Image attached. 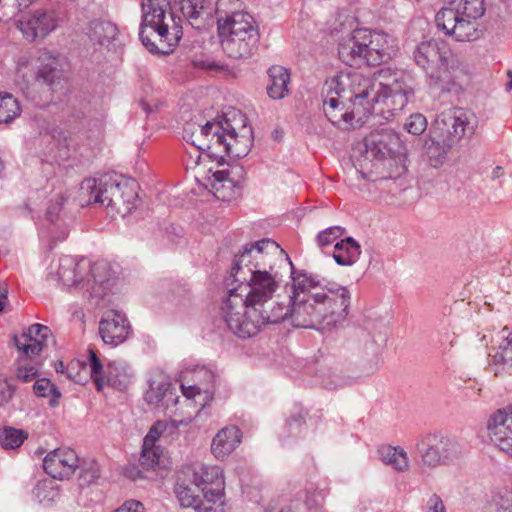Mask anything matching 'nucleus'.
Segmentation results:
<instances>
[{"label": "nucleus", "instance_id": "34", "mask_svg": "<svg viewBox=\"0 0 512 512\" xmlns=\"http://www.w3.org/2000/svg\"><path fill=\"white\" fill-rule=\"evenodd\" d=\"M455 144L452 139L444 134V136H430L425 141L424 148L428 161L431 166L439 167L446 161L449 150Z\"/></svg>", "mask_w": 512, "mask_h": 512}, {"label": "nucleus", "instance_id": "46", "mask_svg": "<svg viewBox=\"0 0 512 512\" xmlns=\"http://www.w3.org/2000/svg\"><path fill=\"white\" fill-rule=\"evenodd\" d=\"M38 374V368L33 360L29 358L20 356L18 360V369L16 372V377L22 382H30L32 381Z\"/></svg>", "mask_w": 512, "mask_h": 512}, {"label": "nucleus", "instance_id": "12", "mask_svg": "<svg viewBox=\"0 0 512 512\" xmlns=\"http://www.w3.org/2000/svg\"><path fill=\"white\" fill-rule=\"evenodd\" d=\"M238 285L231 290L241 294L249 304L263 310H270L278 303L272 301L280 287L281 275L279 272H263L258 274L231 275Z\"/></svg>", "mask_w": 512, "mask_h": 512}, {"label": "nucleus", "instance_id": "17", "mask_svg": "<svg viewBox=\"0 0 512 512\" xmlns=\"http://www.w3.org/2000/svg\"><path fill=\"white\" fill-rule=\"evenodd\" d=\"M477 124V117L473 112L464 108H453L437 116L430 132L439 137L446 134L456 143L463 137H471Z\"/></svg>", "mask_w": 512, "mask_h": 512}, {"label": "nucleus", "instance_id": "57", "mask_svg": "<svg viewBox=\"0 0 512 512\" xmlns=\"http://www.w3.org/2000/svg\"><path fill=\"white\" fill-rule=\"evenodd\" d=\"M140 105L147 115L152 113L154 109L157 108L156 105H152L150 102L146 100H142Z\"/></svg>", "mask_w": 512, "mask_h": 512}, {"label": "nucleus", "instance_id": "24", "mask_svg": "<svg viewBox=\"0 0 512 512\" xmlns=\"http://www.w3.org/2000/svg\"><path fill=\"white\" fill-rule=\"evenodd\" d=\"M488 430L495 446L512 458V404L499 409L490 417Z\"/></svg>", "mask_w": 512, "mask_h": 512}, {"label": "nucleus", "instance_id": "5", "mask_svg": "<svg viewBox=\"0 0 512 512\" xmlns=\"http://www.w3.org/2000/svg\"><path fill=\"white\" fill-rule=\"evenodd\" d=\"M443 7L435 16L438 29L456 41H473L482 34L479 18L484 15L483 0H444Z\"/></svg>", "mask_w": 512, "mask_h": 512}, {"label": "nucleus", "instance_id": "36", "mask_svg": "<svg viewBox=\"0 0 512 512\" xmlns=\"http://www.w3.org/2000/svg\"><path fill=\"white\" fill-rule=\"evenodd\" d=\"M88 36L94 45L110 49L117 40L118 28L110 21H93L90 24Z\"/></svg>", "mask_w": 512, "mask_h": 512}, {"label": "nucleus", "instance_id": "52", "mask_svg": "<svg viewBox=\"0 0 512 512\" xmlns=\"http://www.w3.org/2000/svg\"><path fill=\"white\" fill-rule=\"evenodd\" d=\"M358 31V37H360V41H362L363 46L361 47V50H363V57H364V65L366 66H372L370 63V47L371 44L369 42V35L370 30L366 28L357 29Z\"/></svg>", "mask_w": 512, "mask_h": 512}, {"label": "nucleus", "instance_id": "19", "mask_svg": "<svg viewBox=\"0 0 512 512\" xmlns=\"http://www.w3.org/2000/svg\"><path fill=\"white\" fill-rule=\"evenodd\" d=\"M449 50L446 45L436 40L418 44L413 52L415 63L421 67L432 80L448 81L446 75Z\"/></svg>", "mask_w": 512, "mask_h": 512}, {"label": "nucleus", "instance_id": "47", "mask_svg": "<svg viewBox=\"0 0 512 512\" xmlns=\"http://www.w3.org/2000/svg\"><path fill=\"white\" fill-rule=\"evenodd\" d=\"M345 234V228L341 226H332L320 231L316 237V243L320 248L333 244L337 239Z\"/></svg>", "mask_w": 512, "mask_h": 512}, {"label": "nucleus", "instance_id": "42", "mask_svg": "<svg viewBox=\"0 0 512 512\" xmlns=\"http://www.w3.org/2000/svg\"><path fill=\"white\" fill-rule=\"evenodd\" d=\"M446 71L448 81L434 80L435 83L438 84L441 89L447 91H453L456 90V87H461L465 80L464 78H466L467 75L460 65L452 64L449 66V63L447 62Z\"/></svg>", "mask_w": 512, "mask_h": 512}, {"label": "nucleus", "instance_id": "41", "mask_svg": "<svg viewBox=\"0 0 512 512\" xmlns=\"http://www.w3.org/2000/svg\"><path fill=\"white\" fill-rule=\"evenodd\" d=\"M18 100L9 93H0V124L9 123L20 115Z\"/></svg>", "mask_w": 512, "mask_h": 512}, {"label": "nucleus", "instance_id": "25", "mask_svg": "<svg viewBox=\"0 0 512 512\" xmlns=\"http://www.w3.org/2000/svg\"><path fill=\"white\" fill-rule=\"evenodd\" d=\"M79 467V457L68 447H61L50 451L43 460L45 472L54 479H67Z\"/></svg>", "mask_w": 512, "mask_h": 512}, {"label": "nucleus", "instance_id": "11", "mask_svg": "<svg viewBox=\"0 0 512 512\" xmlns=\"http://www.w3.org/2000/svg\"><path fill=\"white\" fill-rule=\"evenodd\" d=\"M108 264L106 262H96L93 265L86 259L77 260L68 255H63L50 265L48 279L61 282L64 286L84 287L85 282L89 284L91 280L94 283L103 284L107 279L101 275L106 271Z\"/></svg>", "mask_w": 512, "mask_h": 512}, {"label": "nucleus", "instance_id": "22", "mask_svg": "<svg viewBox=\"0 0 512 512\" xmlns=\"http://www.w3.org/2000/svg\"><path fill=\"white\" fill-rule=\"evenodd\" d=\"M245 175L242 165L228 164L226 168L212 172L208 178V185L217 199L231 201L240 195V185Z\"/></svg>", "mask_w": 512, "mask_h": 512}, {"label": "nucleus", "instance_id": "26", "mask_svg": "<svg viewBox=\"0 0 512 512\" xmlns=\"http://www.w3.org/2000/svg\"><path fill=\"white\" fill-rule=\"evenodd\" d=\"M51 337V330L42 324L31 325L26 332L15 336L14 341L22 357L34 360L40 355Z\"/></svg>", "mask_w": 512, "mask_h": 512}, {"label": "nucleus", "instance_id": "49", "mask_svg": "<svg viewBox=\"0 0 512 512\" xmlns=\"http://www.w3.org/2000/svg\"><path fill=\"white\" fill-rule=\"evenodd\" d=\"M66 201L67 198L63 194H58L50 200L46 213L48 221L55 223L60 219V213Z\"/></svg>", "mask_w": 512, "mask_h": 512}, {"label": "nucleus", "instance_id": "15", "mask_svg": "<svg viewBox=\"0 0 512 512\" xmlns=\"http://www.w3.org/2000/svg\"><path fill=\"white\" fill-rule=\"evenodd\" d=\"M87 366L98 391H102L105 387L124 391L132 384L133 374L127 364L120 361H112L104 368L100 358L93 349L88 351Z\"/></svg>", "mask_w": 512, "mask_h": 512}, {"label": "nucleus", "instance_id": "18", "mask_svg": "<svg viewBox=\"0 0 512 512\" xmlns=\"http://www.w3.org/2000/svg\"><path fill=\"white\" fill-rule=\"evenodd\" d=\"M326 80L323 87V110L327 119L340 129H350L366 121L347 99H343L336 89H331Z\"/></svg>", "mask_w": 512, "mask_h": 512}, {"label": "nucleus", "instance_id": "16", "mask_svg": "<svg viewBox=\"0 0 512 512\" xmlns=\"http://www.w3.org/2000/svg\"><path fill=\"white\" fill-rule=\"evenodd\" d=\"M191 482L200 488L207 503L212 506L204 512H227L224 499V478L218 466L201 465L191 471Z\"/></svg>", "mask_w": 512, "mask_h": 512}, {"label": "nucleus", "instance_id": "55", "mask_svg": "<svg viewBox=\"0 0 512 512\" xmlns=\"http://www.w3.org/2000/svg\"><path fill=\"white\" fill-rule=\"evenodd\" d=\"M426 512H446L445 505L437 494H433L427 501Z\"/></svg>", "mask_w": 512, "mask_h": 512}, {"label": "nucleus", "instance_id": "2", "mask_svg": "<svg viewBox=\"0 0 512 512\" xmlns=\"http://www.w3.org/2000/svg\"><path fill=\"white\" fill-rule=\"evenodd\" d=\"M183 138L197 148L195 165L201 158L200 151L213 156L245 157L253 144V130L247 117L239 110L225 114L222 121H208L204 125L188 123Z\"/></svg>", "mask_w": 512, "mask_h": 512}, {"label": "nucleus", "instance_id": "30", "mask_svg": "<svg viewBox=\"0 0 512 512\" xmlns=\"http://www.w3.org/2000/svg\"><path fill=\"white\" fill-rule=\"evenodd\" d=\"M369 42L371 65H379L391 59L397 52L396 39L385 32L370 30Z\"/></svg>", "mask_w": 512, "mask_h": 512}, {"label": "nucleus", "instance_id": "29", "mask_svg": "<svg viewBox=\"0 0 512 512\" xmlns=\"http://www.w3.org/2000/svg\"><path fill=\"white\" fill-rule=\"evenodd\" d=\"M181 11L192 27L202 29L213 20L216 6L212 0H182Z\"/></svg>", "mask_w": 512, "mask_h": 512}, {"label": "nucleus", "instance_id": "59", "mask_svg": "<svg viewBox=\"0 0 512 512\" xmlns=\"http://www.w3.org/2000/svg\"><path fill=\"white\" fill-rule=\"evenodd\" d=\"M92 471H93V472H92V476H91V478H92V479H96V478H98V477H99V469H98V467H97V464H96V463H93V464H92Z\"/></svg>", "mask_w": 512, "mask_h": 512}, {"label": "nucleus", "instance_id": "1", "mask_svg": "<svg viewBox=\"0 0 512 512\" xmlns=\"http://www.w3.org/2000/svg\"><path fill=\"white\" fill-rule=\"evenodd\" d=\"M291 274L290 305L283 306L294 327L330 331L346 320L351 300L346 286L331 283L320 287L317 275L294 270Z\"/></svg>", "mask_w": 512, "mask_h": 512}, {"label": "nucleus", "instance_id": "62", "mask_svg": "<svg viewBox=\"0 0 512 512\" xmlns=\"http://www.w3.org/2000/svg\"><path fill=\"white\" fill-rule=\"evenodd\" d=\"M507 90L510 91L512 90V79L509 81V83L507 84Z\"/></svg>", "mask_w": 512, "mask_h": 512}, {"label": "nucleus", "instance_id": "27", "mask_svg": "<svg viewBox=\"0 0 512 512\" xmlns=\"http://www.w3.org/2000/svg\"><path fill=\"white\" fill-rule=\"evenodd\" d=\"M145 401L149 405L169 409L178 402L169 377L161 372L155 373L149 379V388L145 392Z\"/></svg>", "mask_w": 512, "mask_h": 512}, {"label": "nucleus", "instance_id": "8", "mask_svg": "<svg viewBox=\"0 0 512 512\" xmlns=\"http://www.w3.org/2000/svg\"><path fill=\"white\" fill-rule=\"evenodd\" d=\"M81 189L88 195L89 203H99L112 214L124 217L136 207L138 195L134 180L113 177L87 179Z\"/></svg>", "mask_w": 512, "mask_h": 512}, {"label": "nucleus", "instance_id": "3", "mask_svg": "<svg viewBox=\"0 0 512 512\" xmlns=\"http://www.w3.org/2000/svg\"><path fill=\"white\" fill-rule=\"evenodd\" d=\"M139 38L155 54H169L183 36V19L171 12V0H141Z\"/></svg>", "mask_w": 512, "mask_h": 512}, {"label": "nucleus", "instance_id": "38", "mask_svg": "<svg viewBox=\"0 0 512 512\" xmlns=\"http://www.w3.org/2000/svg\"><path fill=\"white\" fill-rule=\"evenodd\" d=\"M361 254L360 245L352 237L340 240L334 246L333 258L338 265L351 266Z\"/></svg>", "mask_w": 512, "mask_h": 512}, {"label": "nucleus", "instance_id": "31", "mask_svg": "<svg viewBox=\"0 0 512 512\" xmlns=\"http://www.w3.org/2000/svg\"><path fill=\"white\" fill-rule=\"evenodd\" d=\"M197 488L191 482V477L188 479L178 477L174 493L179 504L185 508H193L197 512H204L211 508L212 504L207 503L206 500H202Z\"/></svg>", "mask_w": 512, "mask_h": 512}, {"label": "nucleus", "instance_id": "48", "mask_svg": "<svg viewBox=\"0 0 512 512\" xmlns=\"http://www.w3.org/2000/svg\"><path fill=\"white\" fill-rule=\"evenodd\" d=\"M404 127L413 135H421L427 128V119L420 113L412 114L406 120Z\"/></svg>", "mask_w": 512, "mask_h": 512}, {"label": "nucleus", "instance_id": "61", "mask_svg": "<svg viewBox=\"0 0 512 512\" xmlns=\"http://www.w3.org/2000/svg\"><path fill=\"white\" fill-rule=\"evenodd\" d=\"M496 512H512V510H510V509H508V508H503V507H501V508H498V509L496 510Z\"/></svg>", "mask_w": 512, "mask_h": 512}, {"label": "nucleus", "instance_id": "4", "mask_svg": "<svg viewBox=\"0 0 512 512\" xmlns=\"http://www.w3.org/2000/svg\"><path fill=\"white\" fill-rule=\"evenodd\" d=\"M220 315L228 329L241 339L258 334L267 324H276L287 318L283 304H277L270 310H263L229 289L222 300Z\"/></svg>", "mask_w": 512, "mask_h": 512}, {"label": "nucleus", "instance_id": "37", "mask_svg": "<svg viewBox=\"0 0 512 512\" xmlns=\"http://www.w3.org/2000/svg\"><path fill=\"white\" fill-rule=\"evenodd\" d=\"M268 75L270 78V84L267 87L268 95L275 100L284 98L289 93L290 74L288 70L282 66L274 65L269 68Z\"/></svg>", "mask_w": 512, "mask_h": 512}, {"label": "nucleus", "instance_id": "53", "mask_svg": "<svg viewBox=\"0 0 512 512\" xmlns=\"http://www.w3.org/2000/svg\"><path fill=\"white\" fill-rule=\"evenodd\" d=\"M14 395V388L7 379L0 377V407L8 404Z\"/></svg>", "mask_w": 512, "mask_h": 512}, {"label": "nucleus", "instance_id": "23", "mask_svg": "<svg viewBox=\"0 0 512 512\" xmlns=\"http://www.w3.org/2000/svg\"><path fill=\"white\" fill-rule=\"evenodd\" d=\"M367 157L384 159L402 154L404 147L400 136L390 128L372 131L364 139Z\"/></svg>", "mask_w": 512, "mask_h": 512}, {"label": "nucleus", "instance_id": "43", "mask_svg": "<svg viewBox=\"0 0 512 512\" xmlns=\"http://www.w3.org/2000/svg\"><path fill=\"white\" fill-rule=\"evenodd\" d=\"M192 423V418L187 417L180 420L172 419L170 421L162 420L163 439L167 442L176 440L182 431H187V427Z\"/></svg>", "mask_w": 512, "mask_h": 512}, {"label": "nucleus", "instance_id": "7", "mask_svg": "<svg viewBox=\"0 0 512 512\" xmlns=\"http://www.w3.org/2000/svg\"><path fill=\"white\" fill-rule=\"evenodd\" d=\"M218 33L223 51L232 59L250 57L259 41L258 26L248 12H234L218 19Z\"/></svg>", "mask_w": 512, "mask_h": 512}, {"label": "nucleus", "instance_id": "35", "mask_svg": "<svg viewBox=\"0 0 512 512\" xmlns=\"http://www.w3.org/2000/svg\"><path fill=\"white\" fill-rule=\"evenodd\" d=\"M490 356L489 369L495 376L510 374L512 370V333L500 343L494 354Z\"/></svg>", "mask_w": 512, "mask_h": 512}, {"label": "nucleus", "instance_id": "10", "mask_svg": "<svg viewBox=\"0 0 512 512\" xmlns=\"http://www.w3.org/2000/svg\"><path fill=\"white\" fill-rule=\"evenodd\" d=\"M329 87L336 89L343 99L368 120L369 117L377 118L376 102L373 100L377 94L376 83L370 78L358 72H340L327 79Z\"/></svg>", "mask_w": 512, "mask_h": 512}, {"label": "nucleus", "instance_id": "45", "mask_svg": "<svg viewBox=\"0 0 512 512\" xmlns=\"http://www.w3.org/2000/svg\"><path fill=\"white\" fill-rule=\"evenodd\" d=\"M33 390L38 397H48L51 395L52 399L50 404L52 406L57 404V401L61 396V393L58 391L56 386L47 378L38 379L34 383Z\"/></svg>", "mask_w": 512, "mask_h": 512}, {"label": "nucleus", "instance_id": "9", "mask_svg": "<svg viewBox=\"0 0 512 512\" xmlns=\"http://www.w3.org/2000/svg\"><path fill=\"white\" fill-rule=\"evenodd\" d=\"M285 263L293 266L288 255L275 241L261 239L246 244L235 255L231 275L278 272V268Z\"/></svg>", "mask_w": 512, "mask_h": 512}, {"label": "nucleus", "instance_id": "50", "mask_svg": "<svg viewBox=\"0 0 512 512\" xmlns=\"http://www.w3.org/2000/svg\"><path fill=\"white\" fill-rule=\"evenodd\" d=\"M191 64L195 68L203 70H218L219 68H221L218 62H216L214 59L207 55H195L191 59Z\"/></svg>", "mask_w": 512, "mask_h": 512}, {"label": "nucleus", "instance_id": "14", "mask_svg": "<svg viewBox=\"0 0 512 512\" xmlns=\"http://www.w3.org/2000/svg\"><path fill=\"white\" fill-rule=\"evenodd\" d=\"M67 21V13L62 7L37 9L23 15L16 22V27L29 41L44 40Z\"/></svg>", "mask_w": 512, "mask_h": 512}, {"label": "nucleus", "instance_id": "39", "mask_svg": "<svg viewBox=\"0 0 512 512\" xmlns=\"http://www.w3.org/2000/svg\"><path fill=\"white\" fill-rule=\"evenodd\" d=\"M382 462L397 472H405L410 467L407 452L399 446L384 445L378 450Z\"/></svg>", "mask_w": 512, "mask_h": 512}, {"label": "nucleus", "instance_id": "33", "mask_svg": "<svg viewBox=\"0 0 512 512\" xmlns=\"http://www.w3.org/2000/svg\"><path fill=\"white\" fill-rule=\"evenodd\" d=\"M358 37V31L355 29L348 37L343 38L339 43L338 55L340 60L349 66L361 67L364 65L363 42Z\"/></svg>", "mask_w": 512, "mask_h": 512}, {"label": "nucleus", "instance_id": "60", "mask_svg": "<svg viewBox=\"0 0 512 512\" xmlns=\"http://www.w3.org/2000/svg\"><path fill=\"white\" fill-rule=\"evenodd\" d=\"M18 4L23 7H28L30 4L35 2L36 0H17Z\"/></svg>", "mask_w": 512, "mask_h": 512}, {"label": "nucleus", "instance_id": "21", "mask_svg": "<svg viewBox=\"0 0 512 512\" xmlns=\"http://www.w3.org/2000/svg\"><path fill=\"white\" fill-rule=\"evenodd\" d=\"M214 373L206 367H196L182 375L181 389L187 399H194L203 409L214 396Z\"/></svg>", "mask_w": 512, "mask_h": 512}, {"label": "nucleus", "instance_id": "56", "mask_svg": "<svg viewBox=\"0 0 512 512\" xmlns=\"http://www.w3.org/2000/svg\"><path fill=\"white\" fill-rule=\"evenodd\" d=\"M8 290L6 287L0 286V312L4 309L7 301H8Z\"/></svg>", "mask_w": 512, "mask_h": 512}, {"label": "nucleus", "instance_id": "28", "mask_svg": "<svg viewBox=\"0 0 512 512\" xmlns=\"http://www.w3.org/2000/svg\"><path fill=\"white\" fill-rule=\"evenodd\" d=\"M130 332L126 317L118 311H108L99 323V333L104 343L118 345L123 343Z\"/></svg>", "mask_w": 512, "mask_h": 512}, {"label": "nucleus", "instance_id": "32", "mask_svg": "<svg viewBox=\"0 0 512 512\" xmlns=\"http://www.w3.org/2000/svg\"><path fill=\"white\" fill-rule=\"evenodd\" d=\"M241 431L236 426L222 428L213 438L211 452L217 459H225L240 444Z\"/></svg>", "mask_w": 512, "mask_h": 512}, {"label": "nucleus", "instance_id": "20", "mask_svg": "<svg viewBox=\"0 0 512 512\" xmlns=\"http://www.w3.org/2000/svg\"><path fill=\"white\" fill-rule=\"evenodd\" d=\"M58 66V55L47 49H41L21 56L17 69L24 76L26 71H31L36 81L51 85L56 77Z\"/></svg>", "mask_w": 512, "mask_h": 512}, {"label": "nucleus", "instance_id": "54", "mask_svg": "<svg viewBox=\"0 0 512 512\" xmlns=\"http://www.w3.org/2000/svg\"><path fill=\"white\" fill-rule=\"evenodd\" d=\"M144 506L140 501L128 500L125 501L119 508L114 512H144Z\"/></svg>", "mask_w": 512, "mask_h": 512}, {"label": "nucleus", "instance_id": "40", "mask_svg": "<svg viewBox=\"0 0 512 512\" xmlns=\"http://www.w3.org/2000/svg\"><path fill=\"white\" fill-rule=\"evenodd\" d=\"M28 438V433L23 429L6 426L0 429V445L5 450L19 448Z\"/></svg>", "mask_w": 512, "mask_h": 512}, {"label": "nucleus", "instance_id": "13", "mask_svg": "<svg viewBox=\"0 0 512 512\" xmlns=\"http://www.w3.org/2000/svg\"><path fill=\"white\" fill-rule=\"evenodd\" d=\"M421 462L429 468L452 465L463 456L462 446L454 439L427 434L416 445Z\"/></svg>", "mask_w": 512, "mask_h": 512}, {"label": "nucleus", "instance_id": "44", "mask_svg": "<svg viewBox=\"0 0 512 512\" xmlns=\"http://www.w3.org/2000/svg\"><path fill=\"white\" fill-rule=\"evenodd\" d=\"M162 450L160 447L143 445L139 464L144 470H154L160 463Z\"/></svg>", "mask_w": 512, "mask_h": 512}, {"label": "nucleus", "instance_id": "6", "mask_svg": "<svg viewBox=\"0 0 512 512\" xmlns=\"http://www.w3.org/2000/svg\"><path fill=\"white\" fill-rule=\"evenodd\" d=\"M377 79V94L373 98L377 115L390 121L404 109L414 95L413 79L404 70L391 67L380 69Z\"/></svg>", "mask_w": 512, "mask_h": 512}, {"label": "nucleus", "instance_id": "58", "mask_svg": "<svg viewBox=\"0 0 512 512\" xmlns=\"http://www.w3.org/2000/svg\"><path fill=\"white\" fill-rule=\"evenodd\" d=\"M503 175V169L500 166H497L492 171V178L496 179Z\"/></svg>", "mask_w": 512, "mask_h": 512}, {"label": "nucleus", "instance_id": "51", "mask_svg": "<svg viewBox=\"0 0 512 512\" xmlns=\"http://www.w3.org/2000/svg\"><path fill=\"white\" fill-rule=\"evenodd\" d=\"M163 438L162 420L157 421L149 430L148 434L143 439V445L156 446V441Z\"/></svg>", "mask_w": 512, "mask_h": 512}]
</instances>
